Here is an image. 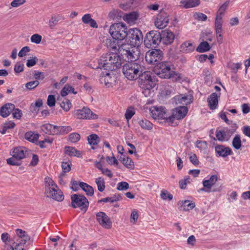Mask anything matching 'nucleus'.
Instances as JSON below:
<instances>
[{"instance_id": "338daca9", "label": "nucleus", "mask_w": 250, "mask_h": 250, "mask_svg": "<svg viewBox=\"0 0 250 250\" xmlns=\"http://www.w3.org/2000/svg\"><path fill=\"white\" fill-rule=\"evenodd\" d=\"M31 155H32V159L29 164V166H35L38 164L39 162V157L36 154H33L32 153Z\"/></svg>"}, {"instance_id": "c9c22d12", "label": "nucleus", "mask_w": 250, "mask_h": 250, "mask_svg": "<svg viewBox=\"0 0 250 250\" xmlns=\"http://www.w3.org/2000/svg\"><path fill=\"white\" fill-rule=\"evenodd\" d=\"M70 92L74 94L77 93V92L75 91V89L73 86L66 84L61 90V94L62 97H64Z\"/></svg>"}, {"instance_id": "aec40b11", "label": "nucleus", "mask_w": 250, "mask_h": 250, "mask_svg": "<svg viewBox=\"0 0 250 250\" xmlns=\"http://www.w3.org/2000/svg\"><path fill=\"white\" fill-rule=\"evenodd\" d=\"M161 37L162 38L161 42L164 44L168 45L172 43L175 39V36L174 34L170 31H164L161 34Z\"/></svg>"}, {"instance_id": "052dcab7", "label": "nucleus", "mask_w": 250, "mask_h": 250, "mask_svg": "<svg viewBox=\"0 0 250 250\" xmlns=\"http://www.w3.org/2000/svg\"><path fill=\"white\" fill-rule=\"evenodd\" d=\"M70 163L68 162H62V167L64 172H69L71 169Z\"/></svg>"}, {"instance_id": "4c0bfd02", "label": "nucleus", "mask_w": 250, "mask_h": 250, "mask_svg": "<svg viewBox=\"0 0 250 250\" xmlns=\"http://www.w3.org/2000/svg\"><path fill=\"white\" fill-rule=\"evenodd\" d=\"M210 49V45L207 42H201L196 48V51L200 53L207 52Z\"/></svg>"}, {"instance_id": "864d4df0", "label": "nucleus", "mask_w": 250, "mask_h": 250, "mask_svg": "<svg viewBox=\"0 0 250 250\" xmlns=\"http://www.w3.org/2000/svg\"><path fill=\"white\" fill-rule=\"evenodd\" d=\"M135 111L133 108L132 107H129L126 111V112L125 113V118L129 120L134 115Z\"/></svg>"}, {"instance_id": "ea45409f", "label": "nucleus", "mask_w": 250, "mask_h": 250, "mask_svg": "<svg viewBox=\"0 0 250 250\" xmlns=\"http://www.w3.org/2000/svg\"><path fill=\"white\" fill-rule=\"evenodd\" d=\"M122 162L124 165L128 168L132 169L134 167V162L128 156H124Z\"/></svg>"}, {"instance_id": "6ab92c4d", "label": "nucleus", "mask_w": 250, "mask_h": 250, "mask_svg": "<svg viewBox=\"0 0 250 250\" xmlns=\"http://www.w3.org/2000/svg\"><path fill=\"white\" fill-rule=\"evenodd\" d=\"M62 127L53 125L50 124L43 125L41 126V129L46 134H57L59 131H61Z\"/></svg>"}, {"instance_id": "4d7b16f0", "label": "nucleus", "mask_w": 250, "mask_h": 250, "mask_svg": "<svg viewBox=\"0 0 250 250\" xmlns=\"http://www.w3.org/2000/svg\"><path fill=\"white\" fill-rule=\"evenodd\" d=\"M138 218V214L137 210L135 209L133 210L130 215V222L134 224L137 221Z\"/></svg>"}, {"instance_id": "49530a36", "label": "nucleus", "mask_w": 250, "mask_h": 250, "mask_svg": "<svg viewBox=\"0 0 250 250\" xmlns=\"http://www.w3.org/2000/svg\"><path fill=\"white\" fill-rule=\"evenodd\" d=\"M160 196L162 199L165 200L168 199V200L170 201L173 198L172 195L169 193L166 190H163L161 191Z\"/></svg>"}, {"instance_id": "0e129e2a", "label": "nucleus", "mask_w": 250, "mask_h": 250, "mask_svg": "<svg viewBox=\"0 0 250 250\" xmlns=\"http://www.w3.org/2000/svg\"><path fill=\"white\" fill-rule=\"evenodd\" d=\"M189 160L194 166H197L199 164V162L197 156L195 154H192L190 156Z\"/></svg>"}, {"instance_id": "f3484780", "label": "nucleus", "mask_w": 250, "mask_h": 250, "mask_svg": "<svg viewBox=\"0 0 250 250\" xmlns=\"http://www.w3.org/2000/svg\"><path fill=\"white\" fill-rule=\"evenodd\" d=\"M169 22L168 15L165 12H161L157 15L155 25L157 28L163 29L166 27Z\"/></svg>"}, {"instance_id": "5fc2aeb1", "label": "nucleus", "mask_w": 250, "mask_h": 250, "mask_svg": "<svg viewBox=\"0 0 250 250\" xmlns=\"http://www.w3.org/2000/svg\"><path fill=\"white\" fill-rule=\"evenodd\" d=\"M56 100L55 96L53 95H49L47 98V104L48 106L52 107L55 105Z\"/></svg>"}, {"instance_id": "3c124183", "label": "nucleus", "mask_w": 250, "mask_h": 250, "mask_svg": "<svg viewBox=\"0 0 250 250\" xmlns=\"http://www.w3.org/2000/svg\"><path fill=\"white\" fill-rule=\"evenodd\" d=\"M42 38V37L41 35L37 34H35L31 37L30 40L31 42L36 44H39L41 42Z\"/></svg>"}, {"instance_id": "412c9836", "label": "nucleus", "mask_w": 250, "mask_h": 250, "mask_svg": "<svg viewBox=\"0 0 250 250\" xmlns=\"http://www.w3.org/2000/svg\"><path fill=\"white\" fill-rule=\"evenodd\" d=\"M215 150L217 154V156L220 157H226L232 153L231 150L229 147L222 145L216 146Z\"/></svg>"}, {"instance_id": "dca6fc26", "label": "nucleus", "mask_w": 250, "mask_h": 250, "mask_svg": "<svg viewBox=\"0 0 250 250\" xmlns=\"http://www.w3.org/2000/svg\"><path fill=\"white\" fill-rule=\"evenodd\" d=\"M97 220L103 227L109 229L112 227V222L109 217L104 212H99L96 214Z\"/></svg>"}, {"instance_id": "e2e57ef3", "label": "nucleus", "mask_w": 250, "mask_h": 250, "mask_svg": "<svg viewBox=\"0 0 250 250\" xmlns=\"http://www.w3.org/2000/svg\"><path fill=\"white\" fill-rule=\"evenodd\" d=\"M195 146L201 150L206 149L207 147V142H196Z\"/></svg>"}, {"instance_id": "f257e3e1", "label": "nucleus", "mask_w": 250, "mask_h": 250, "mask_svg": "<svg viewBox=\"0 0 250 250\" xmlns=\"http://www.w3.org/2000/svg\"><path fill=\"white\" fill-rule=\"evenodd\" d=\"M145 70L144 63L141 61L126 63L123 66L124 75L129 80L139 78Z\"/></svg>"}, {"instance_id": "a18cd8bd", "label": "nucleus", "mask_w": 250, "mask_h": 250, "mask_svg": "<svg viewBox=\"0 0 250 250\" xmlns=\"http://www.w3.org/2000/svg\"><path fill=\"white\" fill-rule=\"evenodd\" d=\"M229 2H226L219 8L216 15V17H222V15L227 9Z\"/></svg>"}, {"instance_id": "39448f33", "label": "nucleus", "mask_w": 250, "mask_h": 250, "mask_svg": "<svg viewBox=\"0 0 250 250\" xmlns=\"http://www.w3.org/2000/svg\"><path fill=\"white\" fill-rule=\"evenodd\" d=\"M127 35L125 37V42L131 46L139 45L143 41V35L141 30L137 28L130 29L127 31Z\"/></svg>"}, {"instance_id": "2eb2a0df", "label": "nucleus", "mask_w": 250, "mask_h": 250, "mask_svg": "<svg viewBox=\"0 0 250 250\" xmlns=\"http://www.w3.org/2000/svg\"><path fill=\"white\" fill-rule=\"evenodd\" d=\"M110 53H107L104 55H103L98 60V67L100 69L103 68L105 70H110L111 71L114 70V66H112L110 62Z\"/></svg>"}, {"instance_id": "ddd939ff", "label": "nucleus", "mask_w": 250, "mask_h": 250, "mask_svg": "<svg viewBox=\"0 0 250 250\" xmlns=\"http://www.w3.org/2000/svg\"><path fill=\"white\" fill-rule=\"evenodd\" d=\"M74 114L76 117L80 119H95L98 118V115L92 112L87 107H83L81 109L76 110Z\"/></svg>"}, {"instance_id": "6e6552de", "label": "nucleus", "mask_w": 250, "mask_h": 250, "mask_svg": "<svg viewBox=\"0 0 250 250\" xmlns=\"http://www.w3.org/2000/svg\"><path fill=\"white\" fill-rule=\"evenodd\" d=\"M164 57V53L160 49H153L147 51L145 59L149 64H156L159 63Z\"/></svg>"}, {"instance_id": "1a4fd4ad", "label": "nucleus", "mask_w": 250, "mask_h": 250, "mask_svg": "<svg viewBox=\"0 0 250 250\" xmlns=\"http://www.w3.org/2000/svg\"><path fill=\"white\" fill-rule=\"evenodd\" d=\"M154 71L159 77L166 79L171 71L170 64L167 62H160L154 66Z\"/></svg>"}, {"instance_id": "bf43d9fd", "label": "nucleus", "mask_w": 250, "mask_h": 250, "mask_svg": "<svg viewBox=\"0 0 250 250\" xmlns=\"http://www.w3.org/2000/svg\"><path fill=\"white\" fill-rule=\"evenodd\" d=\"M30 51V49L28 46H24L21 48V49L20 51L18 56L20 57H22L23 56H26V53L29 52Z\"/></svg>"}, {"instance_id": "a211bd4d", "label": "nucleus", "mask_w": 250, "mask_h": 250, "mask_svg": "<svg viewBox=\"0 0 250 250\" xmlns=\"http://www.w3.org/2000/svg\"><path fill=\"white\" fill-rule=\"evenodd\" d=\"M218 177L216 175H213L210 176L208 180H205L203 181V185L204 186L203 188H202L200 190L201 191H204L207 192H210L211 191V188L217 182ZM220 189L218 190L213 189L212 191H219Z\"/></svg>"}, {"instance_id": "b1692460", "label": "nucleus", "mask_w": 250, "mask_h": 250, "mask_svg": "<svg viewBox=\"0 0 250 250\" xmlns=\"http://www.w3.org/2000/svg\"><path fill=\"white\" fill-rule=\"evenodd\" d=\"M15 109V105L12 103H7L3 105L0 109V115L2 117H7Z\"/></svg>"}, {"instance_id": "cd10ccee", "label": "nucleus", "mask_w": 250, "mask_h": 250, "mask_svg": "<svg viewBox=\"0 0 250 250\" xmlns=\"http://www.w3.org/2000/svg\"><path fill=\"white\" fill-rule=\"evenodd\" d=\"M208 105L210 109L214 110L217 108L218 104V96L216 93H212L208 99Z\"/></svg>"}, {"instance_id": "a19ab883", "label": "nucleus", "mask_w": 250, "mask_h": 250, "mask_svg": "<svg viewBox=\"0 0 250 250\" xmlns=\"http://www.w3.org/2000/svg\"><path fill=\"white\" fill-rule=\"evenodd\" d=\"M62 99L61 102L59 103L60 105L64 111H68L71 107V103L69 100L64 97H62Z\"/></svg>"}, {"instance_id": "473e14b6", "label": "nucleus", "mask_w": 250, "mask_h": 250, "mask_svg": "<svg viewBox=\"0 0 250 250\" xmlns=\"http://www.w3.org/2000/svg\"><path fill=\"white\" fill-rule=\"evenodd\" d=\"M234 132V130H228L227 128H224L223 130H216V136L219 141H222L225 139V137L228 134L229 135V133L231 134Z\"/></svg>"}, {"instance_id": "2f4dec72", "label": "nucleus", "mask_w": 250, "mask_h": 250, "mask_svg": "<svg viewBox=\"0 0 250 250\" xmlns=\"http://www.w3.org/2000/svg\"><path fill=\"white\" fill-rule=\"evenodd\" d=\"M167 79H171L172 81L182 83L184 81L183 76L179 73L171 70L170 73Z\"/></svg>"}, {"instance_id": "393cba45", "label": "nucleus", "mask_w": 250, "mask_h": 250, "mask_svg": "<svg viewBox=\"0 0 250 250\" xmlns=\"http://www.w3.org/2000/svg\"><path fill=\"white\" fill-rule=\"evenodd\" d=\"M174 99L177 104H180L183 105V106L190 104L192 102L190 96L183 95L176 96Z\"/></svg>"}, {"instance_id": "e433bc0d", "label": "nucleus", "mask_w": 250, "mask_h": 250, "mask_svg": "<svg viewBox=\"0 0 250 250\" xmlns=\"http://www.w3.org/2000/svg\"><path fill=\"white\" fill-rule=\"evenodd\" d=\"M39 134L36 131H28L25 134L24 138L28 141H38Z\"/></svg>"}, {"instance_id": "9b49d317", "label": "nucleus", "mask_w": 250, "mask_h": 250, "mask_svg": "<svg viewBox=\"0 0 250 250\" xmlns=\"http://www.w3.org/2000/svg\"><path fill=\"white\" fill-rule=\"evenodd\" d=\"M99 81L101 83H104L106 87H111L116 84V78L113 72H103L100 74Z\"/></svg>"}, {"instance_id": "69168bd1", "label": "nucleus", "mask_w": 250, "mask_h": 250, "mask_svg": "<svg viewBox=\"0 0 250 250\" xmlns=\"http://www.w3.org/2000/svg\"><path fill=\"white\" fill-rule=\"evenodd\" d=\"M25 2V0H14L11 2V5L13 7H17L23 4Z\"/></svg>"}, {"instance_id": "4468645a", "label": "nucleus", "mask_w": 250, "mask_h": 250, "mask_svg": "<svg viewBox=\"0 0 250 250\" xmlns=\"http://www.w3.org/2000/svg\"><path fill=\"white\" fill-rule=\"evenodd\" d=\"M11 154L15 158H18L21 160L26 157H29L32 154V151L24 146H18L15 147L11 152Z\"/></svg>"}, {"instance_id": "f03ea898", "label": "nucleus", "mask_w": 250, "mask_h": 250, "mask_svg": "<svg viewBox=\"0 0 250 250\" xmlns=\"http://www.w3.org/2000/svg\"><path fill=\"white\" fill-rule=\"evenodd\" d=\"M119 52L128 62L139 61L138 60L140 57V51L135 46L127 47L126 44H122L119 47Z\"/></svg>"}, {"instance_id": "7ed1b4c3", "label": "nucleus", "mask_w": 250, "mask_h": 250, "mask_svg": "<svg viewBox=\"0 0 250 250\" xmlns=\"http://www.w3.org/2000/svg\"><path fill=\"white\" fill-rule=\"evenodd\" d=\"M127 26L123 22L112 24L109 28V33L116 40L122 41L125 39L127 35Z\"/></svg>"}, {"instance_id": "603ef678", "label": "nucleus", "mask_w": 250, "mask_h": 250, "mask_svg": "<svg viewBox=\"0 0 250 250\" xmlns=\"http://www.w3.org/2000/svg\"><path fill=\"white\" fill-rule=\"evenodd\" d=\"M60 18L59 16L52 17L51 19L49 20L48 24L51 29H52L54 26L57 23V22L59 21Z\"/></svg>"}, {"instance_id": "c03bdc74", "label": "nucleus", "mask_w": 250, "mask_h": 250, "mask_svg": "<svg viewBox=\"0 0 250 250\" xmlns=\"http://www.w3.org/2000/svg\"><path fill=\"white\" fill-rule=\"evenodd\" d=\"M6 161L8 165L12 166H20L21 164V160L12 156V157L7 159Z\"/></svg>"}, {"instance_id": "c756f323", "label": "nucleus", "mask_w": 250, "mask_h": 250, "mask_svg": "<svg viewBox=\"0 0 250 250\" xmlns=\"http://www.w3.org/2000/svg\"><path fill=\"white\" fill-rule=\"evenodd\" d=\"M64 149L65 154L69 156H76L79 158L82 157V152L76 149L74 147L66 146Z\"/></svg>"}, {"instance_id": "09e8293b", "label": "nucleus", "mask_w": 250, "mask_h": 250, "mask_svg": "<svg viewBox=\"0 0 250 250\" xmlns=\"http://www.w3.org/2000/svg\"><path fill=\"white\" fill-rule=\"evenodd\" d=\"M38 61V59L36 57H30L27 60L26 66L31 67L34 66Z\"/></svg>"}, {"instance_id": "8fccbe9b", "label": "nucleus", "mask_w": 250, "mask_h": 250, "mask_svg": "<svg viewBox=\"0 0 250 250\" xmlns=\"http://www.w3.org/2000/svg\"><path fill=\"white\" fill-rule=\"evenodd\" d=\"M129 188V184L126 182H121L118 184L117 189L119 190H127Z\"/></svg>"}, {"instance_id": "9d476101", "label": "nucleus", "mask_w": 250, "mask_h": 250, "mask_svg": "<svg viewBox=\"0 0 250 250\" xmlns=\"http://www.w3.org/2000/svg\"><path fill=\"white\" fill-rule=\"evenodd\" d=\"M188 111V108L185 106H180L173 109L171 114H169L168 122L172 123L175 119H183L187 114Z\"/></svg>"}, {"instance_id": "f8f14e48", "label": "nucleus", "mask_w": 250, "mask_h": 250, "mask_svg": "<svg viewBox=\"0 0 250 250\" xmlns=\"http://www.w3.org/2000/svg\"><path fill=\"white\" fill-rule=\"evenodd\" d=\"M151 116L154 119H165L168 122L169 114L167 112V109L163 106H154L150 109Z\"/></svg>"}, {"instance_id": "13d9d810", "label": "nucleus", "mask_w": 250, "mask_h": 250, "mask_svg": "<svg viewBox=\"0 0 250 250\" xmlns=\"http://www.w3.org/2000/svg\"><path fill=\"white\" fill-rule=\"evenodd\" d=\"M24 64L21 63H17L15 65L14 71L16 73H19L23 71Z\"/></svg>"}, {"instance_id": "f704fd0d", "label": "nucleus", "mask_w": 250, "mask_h": 250, "mask_svg": "<svg viewBox=\"0 0 250 250\" xmlns=\"http://www.w3.org/2000/svg\"><path fill=\"white\" fill-rule=\"evenodd\" d=\"M79 186L86 192L88 196H92L93 195L94 189L91 186L83 182H80Z\"/></svg>"}, {"instance_id": "58836bf2", "label": "nucleus", "mask_w": 250, "mask_h": 250, "mask_svg": "<svg viewBox=\"0 0 250 250\" xmlns=\"http://www.w3.org/2000/svg\"><path fill=\"white\" fill-rule=\"evenodd\" d=\"M138 18V14L135 12H132L126 14L125 17V20L129 23H132L137 20Z\"/></svg>"}, {"instance_id": "680f3d73", "label": "nucleus", "mask_w": 250, "mask_h": 250, "mask_svg": "<svg viewBox=\"0 0 250 250\" xmlns=\"http://www.w3.org/2000/svg\"><path fill=\"white\" fill-rule=\"evenodd\" d=\"M80 139V135L77 133H73L69 135V141H79Z\"/></svg>"}, {"instance_id": "a878e982", "label": "nucleus", "mask_w": 250, "mask_h": 250, "mask_svg": "<svg viewBox=\"0 0 250 250\" xmlns=\"http://www.w3.org/2000/svg\"><path fill=\"white\" fill-rule=\"evenodd\" d=\"M179 206V208L180 210L188 211L193 209L195 206V203L188 200L180 201L178 203Z\"/></svg>"}, {"instance_id": "de8ad7c7", "label": "nucleus", "mask_w": 250, "mask_h": 250, "mask_svg": "<svg viewBox=\"0 0 250 250\" xmlns=\"http://www.w3.org/2000/svg\"><path fill=\"white\" fill-rule=\"evenodd\" d=\"M40 83L38 80L29 82L26 83L25 87L29 90H32L36 88Z\"/></svg>"}, {"instance_id": "774afa93", "label": "nucleus", "mask_w": 250, "mask_h": 250, "mask_svg": "<svg viewBox=\"0 0 250 250\" xmlns=\"http://www.w3.org/2000/svg\"><path fill=\"white\" fill-rule=\"evenodd\" d=\"M34 77L35 79L38 80L40 78L42 80L44 78V74L42 72L38 71H35L34 73Z\"/></svg>"}, {"instance_id": "c85d7f7f", "label": "nucleus", "mask_w": 250, "mask_h": 250, "mask_svg": "<svg viewBox=\"0 0 250 250\" xmlns=\"http://www.w3.org/2000/svg\"><path fill=\"white\" fill-rule=\"evenodd\" d=\"M110 61L114 66V70L120 67L122 64V60L120 56L117 53H110Z\"/></svg>"}, {"instance_id": "20e7f679", "label": "nucleus", "mask_w": 250, "mask_h": 250, "mask_svg": "<svg viewBox=\"0 0 250 250\" xmlns=\"http://www.w3.org/2000/svg\"><path fill=\"white\" fill-rule=\"evenodd\" d=\"M139 83L140 87L146 90H150L156 85L157 80L153 74L149 71L145 70L139 77Z\"/></svg>"}, {"instance_id": "4be33fe9", "label": "nucleus", "mask_w": 250, "mask_h": 250, "mask_svg": "<svg viewBox=\"0 0 250 250\" xmlns=\"http://www.w3.org/2000/svg\"><path fill=\"white\" fill-rule=\"evenodd\" d=\"M46 196L48 197H52L53 199L58 201H61L63 200V195L62 192L60 190L57 186L53 191L52 189L50 190V193H45Z\"/></svg>"}, {"instance_id": "72a5a7b5", "label": "nucleus", "mask_w": 250, "mask_h": 250, "mask_svg": "<svg viewBox=\"0 0 250 250\" xmlns=\"http://www.w3.org/2000/svg\"><path fill=\"white\" fill-rule=\"evenodd\" d=\"M222 17H216L215 21V29L217 35L219 37H221V33L222 31Z\"/></svg>"}, {"instance_id": "79ce46f5", "label": "nucleus", "mask_w": 250, "mask_h": 250, "mask_svg": "<svg viewBox=\"0 0 250 250\" xmlns=\"http://www.w3.org/2000/svg\"><path fill=\"white\" fill-rule=\"evenodd\" d=\"M95 182L97 184L98 190L100 192L103 191L105 187L104 179L102 177H99L96 179Z\"/></svg>"}, {"instance_id": "7c9ffc66", "label": "nucleus", "mask_w": 250, "mask_h": 250, "mask_svg": "<svg viewBox=\"0 0 250 250\" xmlns=\"http://www.w3.org/2000/svg\"><path fill=\"white\" fill-rule=\"evenodd\" d=\"M45 182V193H50V190L52 189L53 191L55 188H57V185L52 179L49 177H46L44 179Z\"/></svg>"}, {"instance_id": "6e6d98bb", "label": "nucleus", "mask_w": 250, "mask_h": 250, "mask_svg": "<svg viewBox=\"0 0 250 250\" xmlns=\"http://www.w3.org/2000/svg\"><path fill=\"white\" fill-rule=\"evenodd\" d=\"M194 16L198 21H206L207 19V16L202 13H196Z\"/></svg>"}, {"instance_id": "0eeeda50", "label": "nucleus", "mask_w": 250, "mask_h": 250, "mask_svg": "<svg viewBox=\"0 0 250 250\" xmlns=\"http://www.w3.org/2000/svg\"><path fill=\"white\" fill-rule=\"evenodd\" d=\"M71 205L73 208H79L84 212L87 210L89 202L86 198L82 195L73 194L71 197Z\"/></svg>"}, {"instance_id": "5701e85b", "label": "nucleus", "mask_w": 250, "mask_h": 250, "mask_svg": "<svg viewBox=\"0 0 250 250\" xmlns=\"http://www.w3.org/2000/svg\"><path fill=\"white\" fill-rule=\"evenodd\" d=\"M200 3V0H181L179 6L182 8L188 9L196 7Z\"/></svg>"}, {"instance_id": "423d86ee", "label": "nucleus", "mask_w": 250, "mask_h": 250, "mask_svg": "<svg viewBox=\"0 0 250 250\" xmlns=\"http://www.w3.org/2000/svg\"><path fill=\"white\" fill-rule=\"evenodd\" d=\"M162 38L159 32L150 31L148 32L144 39V44L148 48H155L161 42Z\"/></svg>"}, {"instance_id": "bb28decb", "label": "nucleus", "mask_w": 250, "mask_h": 250, "mask_svg": "<svg viewBox=\"0 0 250 250\" xmlns=\"http://www.w3.org/2000/svg\"><path fill=\"white\" fill-rule=\"evenodd\" d=\"M195 49V46L189 41L183 42L180 47V51L184 53H189L193 52Z\"/></svg>"}, {"instance_id": "37998d69", "label": "nucleus", "mask_w": 250, "mask_h": 250, "mask_svg": "<svg viewBox=\"0 0 250 250\" xmlns=\"http://www.w3.org/2000/svg\"><path fill=\"white\" fill-rule=\"evenodd\" d=\"M139 124L144 129L149 130L152 128V124L146 119L140 120L139 122Z\"/></svg>"}]
</instances>
